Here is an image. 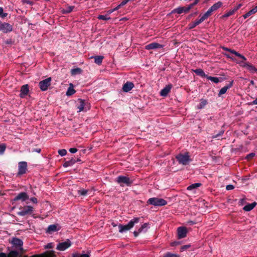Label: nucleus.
Here are the masks:
<instances>
[{
	"instance_id": "f257e3e1",
	"label": "nucleus",
	"mask_w": 257,
	"mask_h": 257,
	"mask_svg": "<svg viewBox=\"0 0 257 257\" xmlns=\"http://www.w3.org/2000/svg\"><path fill=\"white\" fill-rule=\"evenodd\" d=\"M140 220V217H135L132 220H131L126 225H123L121 224H119L118 226L119 232L120 233H123L126 231L130 230L132 229L135 224H137L139 222Z\"/></svg>"
},
{
	"instance_id": "f03ea898",
	"label": "nucleus",
	"mask_w": 257,
	"mask_h": 257,
	"mask_svg": "<svg viewBox=\"0 0 257 257\" xmlns=\"http://www.w3.org/2000/svg\"><path fill=\"white\" fill-rule=\"evenodd\" d=\"M115 182L117 183L121 187L131 186L133 183L132 180L125 176L120 175L115 179Z\"/></svg>"
},
{
	"instance_id": "7ed1b4c3",
	"label": "nucleus",
	"mask_w": 257,
	"mask_h": 257,
	"mask_svg": "<svg viewBox=\"0 0 257 257\" xmlns=\"http://www.w3.org/2000/svg\"><path fill=\"white\" fill-rule=\"evenodd\" d=\"M147 204L153 205L154 206H162L167 204V202L162 198L153 197L149 199L147 202Z\"/></svg>"
},
{
	"instance_id": "20e7f679",
	"label": "nucleus",
	"mask_w": 257,
	"mask_h": 257,
	"mask_svg": "<svg viewBox=\"0 0 257 257\" xmlns=\"http://www.w3.org/2000/svg\"><path fill=\"white\" fill-rule=\"evenodd\" d=\"M176 159L178 162L179 164L183 165H186L188 164L190 160V156L188 153H185V154H179L176 156Z\"/></svg>"
},
{
	"instance_id": "39448f33",
	"label": "nucleus",
	"mask_w": 257,
	"mask_h": 257,
	"mask_svg": "<svg viewBox=\"0 0 257 257\" xmlns=\"http://www.w3.org/2000/svg\"><path fill=\"white\" fill-rule=\"evenodd\" d=\"M27 171V163L26 162H20L18 164V172L17 176H20L26 173Z\"/></svg>"
},
{
	"instance_id": "423d86ee",
	"label": "nucleus",
	"mask_w": 257,
	"mask_h": 257,
	"mask_svg": "<svg viewBox=\"0 0 257 257\" xmlns=\"http://www.w3.org/2000/svg\"><path fill=\"white\" fill-rule=\"evenodd\" d=\"M51 78L49 77L45 80L41 81L39 84L41 90L43 91H46L51 85Z\"/></svg>"
},
{
	"instance_id": "0eeeda50",
	"label": "nucleus",
	"mask_w": 257,
	"mask_h": 257,
	"mask_svg": "<svg viewBox=\"0 0 257 257\" xmlns=\"http://www.w3.org/2000/svg\"><path fill=\"white\" fill-rule=\"evenodd\" d=\"M13 26L8 23H2L0 21V31L4 33H7L12 32Z\"/></svg>"
},
{
	"instance_id": "6e6552de",
	"label": "nucleus",
	"mask_w": 257,
	"mask_h": 257,
	"mask_svg": "<svg viewBox=\"0 0 257 257\" xmlns=\"http://www.w3.org/2000/svg\"><path fill=\"white\" fill-rule=\"evenodd\" d=\"M71 245V242L69 239H67L66 241L62 242L59 243L56 247V249L61 250L64 251L67 248H69Z\"/></svg>"
},
{
	"instance_id": "1a4fd4ad",
	"label": "nucleus",
	"mask_w": 257,
	"mask_h": 257,
	"mask_svg": "<svg viewBox=\"0 0 257 257\" xmlns=\"http://www.w3.org/2000/svg\"><path fill=\"white\" fill-rule=\"evenodd\" d=\"M33 211V207L30 206H24L22 210L18 212V215L22 216H25L27 214H31Z\"/></svg>"
},
{
	"instance_id": "9d476101",
	"label": "nucleus",
	"mask_w": 257,
	"mask_h": 257,
	"mask_svg": "<svg viewBox=\"0 0 257 257\" xmlns=\"http://www.w3.org/2000/svg\"><path fill=\"white\" fill-rule=\"evenodd\" d=\"M25 252L23 248H21L20 250H11L8 254V257H23V254Z\"/></svg>"
},
{
	"instance_id": "9b49d317",
	"label": "nucleus",
	"mask_w": 257,
	"mask_h": 257,
	"mask_svg": "<svg viewBox=\"0 0 257 257\" xmlns=\"http://www.w3.org/2000/svg\"><path fill=\"white\" fill-rule=\"evenodd\" d=\"M187 233V229L185 227L180 226L177 228V237L178 239H181L186 236Z\"/></svg>"
},
{
	"instance_id": "f8f14e48",
	"label": "nucleus",
	"mask_w": 257,
	"mask_h": 257,
	"mask_svg": "<svg viewBox=\"0 0 257 257\" xmlns=\"http://www.w3.org/2000/svg\"><path fill=\"white\" fill-rule=\"evenodd\" d=\"M190 11V9L188 6L187 7H180L174 9L172 12V14L177 13L178 14H181L183 13H187Z\"/></svg>"
},
{
	"instance_id": "ddd939ff",
	"label": "nucleus",
	"mask_w": 257,
	"mask_h": 257,
	"mask_svg": "<svg viewBox=\"0 0 257 257\" xmlns=\"http://www.w3.org/2000/svg\"><path fill=\"white\" fill-rule=\"evenodd\" d=\"M164 47V45L160 44L159 43L153 42L150 43L145 46V49L146 50H153L156 49H161Z\"/></svg>"
},
{
	"instance_id": "4468645a",
	"label": "nucleus",
	"mask_w": 257,
	"mask_h": 257,
	"mask_svg": "<svg viewBox=\"0 0 257 257\" xmlns=\"http://www.w3.org/2000/svg\"><path fill=\"white\" fill-rule=\"evenodd\" d=\"M43 135H44L46 136V137H47V138L52 137L54 136L55 135H57L59 137H61L62 135H65V133H63V132H56V133H55L53 131L50 132L48 130H46L45 131H43Z\"/></svg>"
},
{
	"instance_id": "2eb2a0df",
	"label": "nucleus",
	"mask_w": 257,
	"mask_h": 257,
	"mask_svg": "<svg viewBox=\"0 0 257 257\" xmlns=\"http://www.w3.org/2000/svg\"><path fill=\"white\" fill-rule=\"evenodd\" d=\"M29 199V196L26 192H21L18 194L14 199V200L16 201L18 200H21L22 201H25L26 200Z\"/></svg>"
},
{
	"instance_id": "dca6fc26",
	"label": "nucleus",
	"mask_w": 257,
	"mask_h": 257,
	"mask_svg": "<svg viewBox=\"0 0 257 257\" xmlns=\"http://www.w3.org/2000/svg\"><path fill=\"white\" fill-rule=\"evenodd\" d=\"M12 243L19 250H20L21 248H23V241L18 238H14L12 241Z\"/></svg>"
},
{
	"instance_id": "f3484780",
	"label": "nucleus",
	"mask_w": 257,
	"mask_h": 257,
	"mask_svg": "<svg viewBox=\"0 0 257 257\" xmlns=\"http://www.w3.org/2000/svg\"><path fill=\"white\" fill-rule=\"evenodd\" d=\"M134 87V84L133 82L127 81L122 86V90L125 92H128Z\"/></svg>"
},
{
	"instance_id": "a211bd4d",
	"label": "nucleus",
	"mask_w": 257,
	"mask_h": 257,
	"mask_svg": "<svg viewBox=\"0 0 257 257\" xmlns=\"http://www.w3.org/2000/svg\"><path fill=\"white\" fill-rule=\"evenodd\" d=\"M222 49L225 51L229 52L231 54H233L235 55L236 56L239 57L240 58L242 59L244 61H245L246 60V58L244 56H243L242 55L240 54V53H238L237 52L235 51L234 50L230 49H229V48H227L226 47H223Z\"/></svg>"
},
{
	"instance_id": "6ab92c4d",
	"label": "nucleus",
	"mask_w": 257,
	"mask_h": 257,
	"mask_svg": "<svg viewBox=\"0 0 257 257\" xmlns=\"http://www.w3.org/2000/svg\"><path fill=\"white\" fill-rule=\"evenodd\" d=\"M29 91V86L28 84L23 85L21 89V93L20 96L21 98L25 97Z\"/></svg>"
},
{
	"instance_id": "aec40b11",
	"label": "nucleus",
	"mask_w": 257,
	"mask_h": 257,
	"mask_svg": "<svg viewBox=\"0 0 257 257\" xmlns=\"http://www.w3.org/2000/svg\"><path fill=\"white\" fill-rule=\"evenodd\" d=\"M233 83V81H231L228 84L222 87L219 91L218 96H220L221 95L225 94L227 90L232 86Z\"/></svg>"
},
{
	"instance_id": "412c9836",
	"label": "nucleus",
	"mask_w": 257,
	"mask_h": 257,
	"mask_svg": "<svg viewBox=\"0 0 257 257\" xmlns=\"http://www.w3.org/2000/svg\"><path fill=\"white\" fill-rule=\"evenodd\" d=\"M171 88V84L166 85L163 89L161 90L160 93V95L162 96H166L170 91Z\"/></svg>"
},
{
	"instance_id": "4be33fe9",
	"label": "nucleus",
	"mask_w": 257,
	"mask_h": 257,
	"mask_svg": "<svg viewBox=\"0 0 257 257\" xmlns=\"http://www.w3.org/2000/svg\"><path fill=\"white\" fill-rule=\"evenodd\" d=\"M76 162V160L75 158L74 157H72L71 159H69L68 160L66 161L63 165L64 167H68L69 166H71L74 165Z\"/></svg>"
},
{
	"instance_id": "5701e85b",
	"label": "nucleus",
	"mask_w": 257,
	"mask_h": 257,
	"mask_svg": "<svg viewBox=\"0 0 257 257\" xmlns=\"http://www.w3.org/2000/svg\"><path fill=\"white\" fill-rule=\"evenodd\" d=\"M74 8H75L74 6H68L65 9H62L61 10V12L63 14H69V13H71V12H72L73 11V10L74 9Z\"/></svg>"
},
{
	"instance_id": "b1692460",
	"label": "nucleus",
	"mask_w": 257,
	"mask_h": 257,
	"mask_svg": "<svg viewBox=\"0 0 257 257\" xmlns=\"http://www.w3.org/2000/svg\"><path fill=\"white\" fill-rule=\"evenodd\" d=\"M59 229L58 228L57 224H52L49 225L47 229V232L51 233L58 230Z\"/></svg>"
},
{
	"instance_id": "393cba45",
	"label": "nucleus",
	"mask_w": 257,
	"mask_h": 257,
	"mask_svg": "<svg viewBox=\"0 0 257 257\" xmlns=\"http://www.w3.org/2000/svg\"><path fill=\"white\" fill-rule=\"evenodd\" d=\"M256 204L257 203L255 202L251 204H248L243 207V209L245 211H249L251 210Z\"/></svg>"
},
{
	"instance_id": "a878e982",
	"label": "nucleus",
	"mask_w": 257,
	"mask_h": 257,
	"mask_svg": "<svg viewBox=\"0 0 257 257\" xmlns=\"http://www.w3.org/2000/svg\"><path fill=\"white\" fill-rule=\"evenodd\" d=\"M193 71L199 76H201L202 77L207 78V75L205 74L203 70L201 69H196L195 70H193Z\"/></svg>"
},
{
	"instance_id": "bb28decb",
	"label": "nucleus",
	"mask_w": 257,
	"mask_h": 257,
	"mask_svg": "<svg viewBox=\"0 0 257 257\" xmlns=\"http://www.w3.org/2000/svg\"><path fill=\"white\" fill-rule=\"evenodd\" d=\"M222 3L221 2H218L215 4H214L213 6H212L209 9L210 10V11H211L212 12L217 10V9H218L219 8L221 7V6H222Z\"/></svg>"
},
{
	"instance_id": "cd10ccee",
	"label": "nucleus",
	"mask_w": 257,
	"mask_h": 257,
	"mask_svg": "<svg viewBox=\"0 0 257 257\" xmlns=\"http://www.w3.org/2000/svg\"><path fill=\"white\" fill-rule=\"evenodd\" d=\"M200 103L197 106V108L198 109H201L204 108L207 104V101L206 99L202 98L200 99Z\"/></svg>"
},
{
	"instance_id": "c85d7f7f",
	"label": "nucleus",
	"mask_w": 257,
	"mask_h": 257,
	"mask_svg": "<svg viewBox=\"0 0 257 257\" xmlns=\"http://www.w3.org/2000/svg\"><path fill=\"white\" fill-rule=\"evenodd\" d=\"M201 185V184L200 183H194L187 187V189L191 191L200 187Z\"/></svg>"
},
{
	"instance_id": "c756f323",
	"label": "nucleus",
	"mask_w": 257,
	"mask_h": 257,
	"mask_svg": "<svg viewBox=\"0 0 257 257\" xmlns=\"http://www.w3.org/2000/svg\"><path fill=\"white\" fill-rule=\"evenodd\" d=\"M84 100L82 99H79V104L77 105V109H78V111L80 112L81 111H83L84 110Z\"/></svg>"
},
{
	"instance_id": "7c9ffc66",
	"label": "nucleus",
	"mask_w": 257,
	"mask_h": 257,
	"mask_svg": "<svg viewBox=\"0 0 257 257\" xmlns=\"http://www.w3.org/2000/svg\"><path fill=\"white\" fill-rule=\"evenodd\" d=\"M94 58L95 63L100 65L102 63L104 57L102 56H96L94 57Z\"/></svg>"
},
{
	"instance_id": "2f4dec72",
	"label": "nucleus",
	"mask_w": 257,
	"mask_h": 257,
	"mask_svg": "<svg viewBox=\"0 0 257 257\" xmlns=\"http://www.w3.org/2000/svg\"><path fill=\"white\" fill-rule=\"evenodd\" d=\"M149 223H145L141 225V226L138 229L139 232L141 233L142 232H146L147 230V228L148 227Z\"/></svg>"
},
{
	"instance_id": "473e14b6",
	"label": "nucleus",
	"mask_w": 257,
	"mask_h": 257,
	"mask_svg": "<svg viewBox=\"0 0 257 257\" xmlns=\"http://www.w3.org/2000/svg\"><path fill=\"white\" fill-rule=\"evenodd\" d=\"M207 79L211 80L212 82L215 83H218L220 81V79H221V78H218L216 77H212L210 76H208L206 78Z\"/></svg>"
},
{
	"instance_id": "72a5a7b5",
	"label": "nucleus",
	"mask_w": 257,
	"mask_h": 257,
	"mask_svg": "<svg viewBox=\"0 0 257 257\" xmlns=\"http://www.w3.org/2000/svg\"><path fill=\"white\" fill-rule=\"evenodd\" d=\"M235 13V12L234 11V10L233 9H230L227 12H226L223 15H222L221 18H224L228 17L230 16L233 15Z\"/></svg>"
},
{
	"instance_id": "f704fd0d",
	"label": "nucleus",
	"mask_w": 257,
	"mask_h": 257,
	"mask_svg": "<svg viewBox=\"0 0 257 257\" xmlns=\"http://www.w3.org/2000/svg\"><path fill=\"white\" fill-rule=\"evenodd\" d=\"M247 69L251 73L257 72V69L254 67L252 64H248L247 65Z\"/></svg>"
},
{
	"instance_id": "c9c22d12",
	"label": "nucleus",
	"mask_w": 257,
	"mask_h": 257,
	"mask_svg": "<svg viewBox=\"0 0 257 257\" xmlns=\"http://www.w3.org/2000/svg\"><path fill=\"white\" fill-rule=\"evenodd\" d=\"M88 191V190L81 189L78 190V194L79 195L85 196L87 195Z\"/></svg>"
},
{
	"instance_id": "e433bc0d",
	"label": "nucleus",
	"mask_w": 257,
	"mask_h": 257,
	"mask_svg": "<svg viewBox=\"0 0 257 257\" xmlns=\"http://www.w3.org/2000/svg\"><path fill=\"white\" fill-rule=\"evenodd\" d=\"M75 92V90L74 89L73 87L70 86L66 92V94L68 96H70L74 94Z\"/></svg>"
},
{
	"instance_id": "4c0bfd02",
	"label": "nucleus",
	"mask_w": 257,
	"mask_h": 257,
	"mask_svg": "<svg viewBox=\"0 0 257 257\" xmlns=\"http://www.w3.org/2000/svg\"><path fill=\"white\" fill-rule=\"evenodd\" d=\"M212 13V12L211 11H210V10L209 9V10L205 14H204L201 17L203 19V20H205L211 15Z\"/></svg>"
},
{
	"instance_id": "58836bf2",
	"label": "nucleus",
	"mask_w": 257,
	"mask_h": 257,
	"mask_svg": "<svg viewBox=\"0 0 257 257\" xmlns=\"http://www.w3.org/2000/svg\"><path fill=\"white\" fill-rule=\"evenodd\" d=\"M72 257H90L88 253L80 254L78 253H73Z\"/></svg>"
},
{
	"instance_id": "ea45409f",
	"label": "nucleus",
	"mask_w": 257,
	"mask_h": 257,
	"mask_svg": "<svg viewBox=\"0 0 257 257\" xmlns=\"http://www.w3.org/2000/svg\"><path fill=\"white\" fill-rule=\"evenodd\" d=\"M109 15H99L98 16V19L99 20H109L110 19V17L108 16Z\"/></svg>"
},
{
	"instance_id": "a19ab883",
	"label": "nucleus",
	"mask_w": 257,
	"mask_h": 257,
	"mask_svg": "<svg viewBox=\"0 0 257 257\" xmlns=\"http://www.w3.org/2000/svg\"><path fill=\"white\" fill-rule=\"evenodd\" d=\"M224 133L223 131H220L217 134H214L212 136V138L213 139L217 138L218 139H219V138L222 136L223 134Z\"/></svg>"
},
{
	"instance_id": "79ce46f5",
	"label": "nucleus",
	"mask_w": 257,
	"mask_h": 257,
	"mask_svg": "<svg viewBox=\"0 0 257 257\" xmlns=\"http://www.w3.org/2000/svg\"><path fill=\"white\" fill-rule=\"evenodd\" d=\"M163 257H179L178 255L175 253H172L171 252H168L165 253Z\"/></svg>"
},
{
	"instance_id": "37998d69",
	"label": "nucleus",
	"mask_w": 257,
	"mask_h": 257,
	"mask_svg": "<svg viewBox=\"0 0 257 257\" xmlns=\"http://www.w3.org/2000/svg\"><path fill=\"white\" fill-rule=\"evenodd\" d=\"M6 149V145L5 144L0 145V154L2 155L5 152Z\"/></svg>"
},
{
	"instance_id": "c03bdc74",
	"label": "nucleus",
	"mask_w": 257,
	"mask_h": 257,
	"mask_svg": "<svg viewBox=\"0 0 257 257\" xmlns=\"http://www.w3.org/2000/svg\"><path fill=\"white\" fill-rule=\"evenodd\" d=\"M120 8V6H119V5L116 7L115 8L113 9H111V10H109L108 11H107V14L108 15H110L111 14V13H112L113 12H114V11H116V10H118Z\"/></svg>"
},
{
	"instance_id": "a18cd8bd",
	"label": "nucleus",
	"mask_w": 257,
	"mask_h": 257,
	"mask_svg": "<svg viewBox=\"0 0 257 257\" xmlns=\"http://www.w3.org/2000/svg\"><path fill=\"white\" fill-rule=\"evenodd\" d=\"M81 71V70L80 68H77L75 69H73L71 70V73L73 75H75L77 73H80Z\"/></svg>"
},
{
	"instance_id": "49530a36",
	"label": "nucleus",
	"mask_w": 257,
	"mask_h": 257,
	"mask_svg": "<svg viewBox=\"0 0 257 257\" xmlns=\"http://www.w3.org/2000/svg\"><path fill=\"white\" fill-rule=\"evenodd\" d=\"M8 16V14L4 12V10L2 7H0V17L4 18Z\"/></svg>"
},
{
	"instance_id": "de8ad7c7",
	"label": "nucleus",
	"mask_w": 257,
	"mask_h": 257,
	"mask_svg": "<svg viewBox=\"0 0 257 257\" xmlns=\"http://www.w3.org/2000/svg\"><path fill=\"white\" fill-rule=\"evenodd\" d=\"M253 12L251 10L249 11H248L247 13H246L245 14L243 15L242 17L244 19H246L251 15L253 14Z\"/></svg>"
},
{
	"instance_id": "09e8293b",
	"label": "nucleus",
	"mask_w": 257,
	"mask_h": 257,
	"mask_svg": "<svg viewBox=\"0 0 257 257\" xmlns=\"http://www.w3.org/2000/svg\"><path fill=\"white\" fill-rule=\"evenodd\" d=\"M58 153L61 156H64L67 154V151L65 149H61L58 151Z\"/></svg>"
},
{
	"instance_id": "8fccbe9b",
	"label": "nucleus",
	"mask_w": 257,
	"mask_h": 257,
	"mask_svg": "<svg viewBox=\"0 0 257 257\" xmlns=\"http://www.w3.org/2000/svg\"><path fill=\"white\" fill-rule=\"evenodd\" d=\"M204 21V20H203V19L202 18V17H201V18L199 19L196 20L195 21H194V23L197 26V25L203 22Z\"/></svg>"
},
{
	"instance_id": "3c124183",
	"label": "nucleus",
	"mask_w": 257,
	"mask_h": 257,
	"mask_svg": "<svg viewBox=\"0 0 257 257\" xmlns=\"http://www.w3.org/2000/svg\"><path fill=\"white\" fill-rule=\"evenodd\" d=\"M255 156V153H251L249 154H248L245 158L247 159V160H250L253 157H254Z\"/></svg>"
},
{
	"instance_id": "603ef678",
	"label": "nucleus",
	"mask_w": 257,
	"mask_h": 257,
	"mask_svg": "<svg viewBox=\"0 0 257 257\" xmlns=\"http://www.w3.org/2000/svg\"><path fill=\"white\" fill-rule=\"evenodd\" d=\"M191 245L190 244L183 245L180 248V251H183L184 250L189 248Z\"/></svg>"
},
{
	"instance_id": "864d4df0",
	"label": "nucleus",
	"mask_w": 257,
	"mask_h": 257,
	"mask_svg": "<svg viewBox=\"0 0 257 257\" xmlns=\"http://www.w3.org/2000/svg\"><path fill=\"white\" fill-rule=\"evenodd\" d=\"M199 0H195L194 3H193L192 4H191L190 5H188V6L189 7L190 10L195 5H196V4H198V3L199 2Z\"/></svg>"
},
{
	"instance_id": "5fc2aeb1",
	"label": "nucleus",
	"mask_w": 257,
	"mask_h": 257,
	"mask_svg": "<svg viewBox=\"0 0 257 257\" xmlns=\"http://www.w3.org/2000/svg\"><path fill=\"white\" fill-rule=\"evenodd\" d=\"M238 63L240 64L241 66L243 67H245L246 68H247V66L246 65H248V64H249L248 63L244 62H243V61L239 62H238Z\"/></svg>"
},
{
	"instance_id": "6e6d98bb",
	"label": "nucleus",
	"mask_w": 257,
	"mask_h": 257,
	"mask_svg": "<svg viewBox=\"0 0 257 257\" xmlns=\"http://www.w3.org/2000/svg\"><path fill=\"white\" fill-rule=\"evenodd\" d=\"M32 152H37L38 153H40L41 152V149L40 148H33L31 151Z\"/></svg>"
},
{
	"instance_id": "4d7b16f0",
	"label": "nucleus",
	"mask_w": 257,
	"mask_h": 257,
	"mask_svg": "<svg viewBox=\"0 0 257 257\" xmlns=\"http://www.w3.org/2000/svg\"><path fill=\"white\" fill-rule=\"evenodd\" d=\"M196 26V25L195 24L194 22H192V23H190L188 25V28L189 29H192L195 28Z\"/></svg>"
},
{
	"instance_id": "13d9d810",
	"label": "nucleus",
	"mask_w": 257,
	"mask_h": 257,
	"mask_svg": "<svg viewBox=\"0 0 257 257\" xmlns=\"http://www.w3.org/2000/svg\"><path fill=\"white\" fill-rule=\"evenodd\" d=\"M241 6H242V4H238L236 7L233 8V9L236 12L239 9H240L241 8Z\"/></svg>"
},
{
	"instance_id": "bf43d9fd",
	"label": "nucleus",
	"mask_w": 257,
	"mask_h": 257,
	"mask_svg": "<svg viewBox=\"0 0 257 257\" xmlns=\"http://www.w3.org/2000/svg\"><path fill=\"white\" fill-rule=\"evenodd\" d=\"M128 2V0H123L121 3L119 5L120 6V8L125 5H126Z\"/></svg>"
},
{
	"instance_id": "052dcab7",
	"label": "nucleus",
	"mask_w": 257,
	"mask_h": 257,
	"mask_svg": "<svg viewBox=\"0 0 257 257\" xmlns=\"http://www.w3.org/2000/svg\"><path fill=\"white\" fill-rule=\"evenodd\" d=\"M234 186L232 185H228L226 187V189L227 190H230L234 188Z\"/></svg>"
},
{
	"instance_id": "680f3d73",
	"label": "nucleus",
	"mask_w": 257,
	"mask_h": 257,
	"mask_svg": "<svg viewBox=\"0 0 257 257\" xmlns=\"http://www.w3.org/2000/svg\"><path fill=\"white\" fill-rule=\"evenodd\" d=\"M78 150L76 148H72L69 149V152L71 153H75L77 152Z\"/></svg>"
},
{
	"instance_id": "e2e57ef3",
	"label": "nucleus",
	"mask_w": 257,
	"mask_h": 257,
	"mask_svg": "<svg viewBox=\"0 0 257 257\" xmlns=\"http://www.w3.org/2000/svg\"><path fill=\"white\" fill-rule=\"evenodd\" d=\"M179 244H180L179 241H174L171 243V246H174L178 245Z\"/></svg>"
},
{
	"instance_id": "0e129e2a",
	"label": "nucleus",
	"mask_w": 257,
	"mask_h": 257,
	"mask_svg": "<svg viewBox=\"0 0 257 257\" xmlns=\"http://www.w3.org/2000/svg\"><path fill=\"white\" fill-rule=\"evenodd\" d=\"M141 232H139V230H138V231H134V232H133V234L135 236V237H137L138 236L139 234Z\"/></svg>"
},
{
	"instance_id": "69168bd1",
	"label": "nucleus",
	"mask_w": 257,
	"mask_h": 257,
	"mask_svg": "<svg viewBox=\"0 0 257 257\" xmlns=\"http://www.w3.org/2000/svg\"><path fill=\"white\" fill-rule=\"evenodd\" d=\"M32 202H33L34 203H37L38 202L37 199L35 197H32L30 199Z\"/></svg>"
},
{
	"instance_id": "338daca9",
	"label": "nucleus",
	"mask_w": 257,
	"mask_h": 257,
	"mask_svg": "<svg viewBox=\"0 0 257 257\" xmlns=\"http://www.w3.org/2000/svg\"><path fill=\"white\" fill-rule=\"evenodd\" d=\"M224 56H225L227 58H229V59H231L232 60H233V61L234 60V59L232 57L230 56L229 55H228V54H226V53H224Z\"/></svg>"
},
{
	"instance_id": "774afa93",
	"label": "nucleus",
	"mask_w": 257,
	"mask_h": 257,
	"mask_svg": "<svg viewBox=\"0 0 257 257\" xmlns=\"http://www.w3.org/2000/svg\"><path fill=\"white\" fill-rule=\"evenodd\" d=\"M0 257H8V255L4 252L0 253Z\"/></svg>"
}]
</instances>
